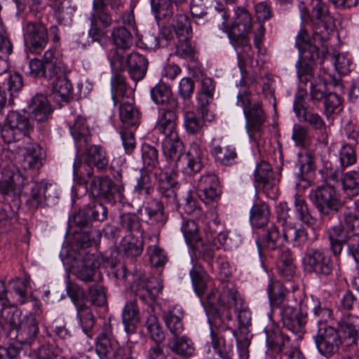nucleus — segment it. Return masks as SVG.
<instances>
[{"label": "nucleus", "mask_w": 359, "mask_h": 359, "mask_svg": "<svg viewBox=\"0 0 359 359\" xmlns=\"http://www.w3.org/2000/svg\"><path fill=\"white\" fill-rule=\"evenodd\" d=\"M141 156L143 167L141 171L153 172L158 182V192L161 197L168 199L169 202H174L176 193L174 189L177 184L172 175L165 168L158 167V151L149 144H144L141 149Z\"/></svg>", "instance_id": "f257e3e1"}, {"label": "nucleus", "mask_w": 359, "mask_h": 359, "mask_svg": "<svg viewBox=\"0 0 359 359\" xmlns=\"http://www.w3.org/2000/svg\"><path fill=\"white\" fill-rule=\"evenodd\" d=\"M309 198L322 216L332 215L343 208L339 194L330 185L312 189Z\"/></svg>", "instance_id": "f03ea898"}, {"label": "nucleus", "mask_w": 359, "mask_h": 359, "mask_svg": "<svg viewBox=\"0 0 359 359\" xmlns=\"http://www.w3.org/2000/svg\"><path fill=\"white\" fill-rule=\"evenodd\" d=\"M32 130V126L25 114L11 111L1 128V135L8 144L18 141L22 137L25 138V141H29L28 135Z\"/></svg>", "instance_id": "7ed1b4c3"}, {"label": "nucleus", "mask_w": 359, "mask_h": 359, "mask_svg": "<svg viewBox=\"0 0 359 359\" xmlns=\"http://www.w3.org/2000/svg\"><path fill=\"white\" fill-rule=\"evenodd\" d=\"M228 307L233 309L234 312L238 313L237 318L239 323V332L233 331V334L236 338L237 345L239 348H246L250 344V334L248 327L251 324L250 311L243 307V300L238 296V292L235 290H229L227 293Z\"/></svg>", "instance_id": "20e7f679"}, {"label": "nucleus", "mask_w": 359, "mask_h": 359, "mask_svg": "<svg viewBox=\"0 0 359 359\" xmlns=\"http://www.w3.org/2000/svg\"><path fill=\"white\" fill-rule=\"evenodd\" d=\"M312 6L311 21L316 27L313 39L322 43L327 42L334 28V21L327 4L322 0H311Z\"/></svg>", "instance_id": "39448f33"}, {"label": "nucleus", "mask_w": 359, "mask_h": 359, "mask_svg": "<svg viewBox=\"0 0 359 359\" xmlns=\"http://www.w3.org/2000/svg\"><path fill=\"white\" fill-rule=\"evenodd\" d=\"M110 62L112 68L117 71L127 69L131 79L136 82L144 77L148 67L147 58L137 53H131L125 57L116 50Z\"/></svg>", "instance_id": "423d86ee"}, {"label": "nucleus", "mask_w": 359, "mask_h": 359, "mask_svg": "<svg viewBox=\"0 0 359 359\" xmlns=\"http://www.w3.org/2000/svg\"><path fill=\"white\" fill-rule=\"evenodd\" d=\"M302 262L308 272L318 276H330L333 270L332 258L328 251L323 248L308 247Z\"/></svg>", "instance_id": "0eeeda50"}, {"label": "nucleus", "mask_w": 359, "mask_h": 359, "mask_svg": "<svg viewBox=\"0 0 359 359\" xmlns=\"http://www.w3.org/2000/svg\"><path fill=\"white\" fill-rule=\"evenodd\" d=\"M67 292L76 308L77 317L83 332L91 338V331L95 325V318L90 309L83 303L85 298L84 291L76 284L68 282Z\"/></svg>", "instance_id": "6e6552de"}, {"label": "nucleus", "mask_w": 359, "mask_h": 359, "mask_svg": "<svg viewBox=\"0 0 359 359\" xmlns=\"http://www.w3.org/2000/svg\"><path fill=\"white\" fill-rule=\"evenodd\" d=\"M315 342L322 355L331 357L339 352L342 339L337 329L332 326H324L318 329Z\"/></svg>", "instance_id": "1a4fd4ad"}, {"label": "nucleus", "mask_w": 359, "mask_h": 359, "mask_svg": "<svg viewBox=\"0 0 359 359\" xmlns=\"http://www.w3.org/2000/svg\"><path fill=\"white\" fill-rule=\"evenodd\" d=\"M255 183L257 189H262L266 196L276 200L279 195V189L271 165L261 161L255 170Z\"/></svg>", "instance_id": "9d476101"}, {"label": "nucleus", "mask_w": 359, "mask_h": 359, "mask_svg": "<svg viewBox=\"0 0 359 359\" xmlns=\"http://www.w3.org/2000/svg\"><path fill=\"white\" fill-rule=\"evenodd\" d=\"M24 38L29 50L39 54L48 43V32L44 25L37 22H27L23 27Z\"/></svg>", "instance_id": "9b49d317"}, {"label": "nucleus", "mask_w": 359, "mask_h": 359, "mask_svg": "<svg viewBox=\"0 0 359 359\" xmlns=\"http://www.w3.org/2000/svg\"><path fill=\"white\" fill-rule=\"evenodd\" d=\"M297 302L286 305L280 311L281 322L284 327L290 332L302 334L305 332L307 314L297 307Z\"/></svg>", "instance_id": "f8f14e48"}, {"label": "nucleus", "mask_w": 359, "mask_h": 359, "mask_svg": "<svg viewBox=\"0 0 359 359\" xmlns=\"http://www.w3.org/2000/svg\"><path fill=\"white\" fill-rule=\"evenodd\" d=\"M313 44H307V46L298 48L299 59L296 67L297 74L300 76L303 74H309L311 72L313 62L319 57V48H322V52L327 51V42L322 43L319 40L315 41L313 38Z\"/></svg>", "instance_id": "ddd939ff"}, {"label": "nucleus", "mask_w": 359, "mask_h": 359, "mask_svg": "<svg viewBox=\"0 0 359 359\" xmlns=\"http://www.w3.org/2000/svg\"><path fill=\"white\" fill-rule=\"evenodd\" d=\"M79 154L83 155L85 158V163L88 164V168L86 170V177L89 179L93 176V169L90 167V165H95L98 170H105L109 165V158L106 150L100 145H90L84 147L81 150H77Z\"/></svg>", "instance_id": "4468645a"}, {"label": "nucleus", "mask_w": 359, "mask_h": 359, "mask_svg": "<svg viewBox=\"0 0 359 359\" xmlns=\"http://www.w3.org/2000/svg\"><path fill=\"white\" fill-rule=\"evenodd\" d=\"M264 332L269 349L276 353H281V356L297 346L288 337L282 333L278 326L274 325L266 326Z\"/></svg>", "instance_id": "2eb2a0df"}, {"label": "nucleus", "mask_w": 359, "mask_h": 359, "mask_svg": "<svg viewBox=\"0 0 359 359\" xmlns=\"http://www.w3.org/2000/svg\"><path fill=\"white\" fill-rule=\"evenodd\" d=\"M90 182V190L94 196L103 198L106 201H111L114 193L121 192V187H116L114 182L107 176H97L93 179L83 177L81 183L88 184Z\"/></svg>", "instance_id": "dca6fc26"}, {"label": "nucleus", "mask_w": 359, "mask_h": 359, "mask_svg": "<svg viewBox=\"0 0 359 359\" xmlns=\"http://www.w3.org/2000/svg\"><path fill=\"white\" fill-rule=\"evenodd\" d=\"M201 83V87L197 96L198 111L204 121H211L214 118V114L210 112L208 105L213 99L215 84L210 77H203Z\"/></svg>", "instance_id": "f3484780"}, {"label": "nucleus", "mask_w": 359, "mask_h": 359, "mask_svg": "<svg viewBox=\"0 0 359 359\" xmlns=\"http://www.w3.org/2000/svg\"><path fill=\"white\" fill-rule=\"evenodd\" d=\"M100 266V261L94 254L86 253L75 259L73 271L75 276L83 282L93 281L95 269Z\"/></svg>", "instance_id": "a211bd4d"}, {"label": "nucleus", "mask_w": 359, "mask_h": 359, "mask_svg": "<svg viewBox=\"0 0 359 359\" xmlns=\"http://www.w3.org/2000/svg\"><path fill=\"white\" fill-rule=\"evenodd\" d=\"M199 198L208 204L220 197L221 189L217 177L213 173H208L201 176L198 185Z\"/></svg>", "instance_id": "6ab92c4d"}, {"label": "nucleus", "mask_w": 359, "mask_h": 359, "mask_svg": "<svg viewBox=\"0 0 359 359\" xmlns=\"http://www.w3.org/2000/svg\"><path fill=\"white\" fill-rule=\"evenodd\" d=\"M24 142L25 144L19 146L22 152V158L20 161V169L24 171H37L42 166L39 147L29 140Z\"/></svg>", "instance_id": "aec40b11"}, {"label": "nucleus", "mask_w": 359, "mask_h": 359, "mask_svg": "<svg viewBox=\"0 0 359 359\" xmlns=\"http://www.w3.org/2000/svg\"><path fill=\"white\" fill-rule=\"evenodd\" d=\"M271 305L281 310L286 305L297 302L287 289L278 280H271L267 287Z\"/></svg>", "instance_id": "412c9836"}, {"label": "nucleus", "mask_w": 359, "mask_h": 359, "mask_svg": "<svg viewBox=\"0 0 359 359\" xmlns=\"http://www.w3.org/2000/svg\"><path fill=\"white\" fill-rule=\"evenodd\" d=\"M203 152L200 145L193 142L187 151L184 154L181 163L183 172L189 176L194 175L201 171L203 167Z\"/></svg>", "instance_id": "4be33fe9"}, {"label": "nucleus", "mask_w": 359, "mask_h": 359, "mask_svg": "<svg viewBox=\"0 0 359 359\" xmlns=\"http://www.w3.org/2000/svg\"><path fill=\"white\" fill-rule=\"evenodd\" d=\"M285 241V229L283 235L280 233L278 227L271 225L266 230H263L257 238L256 243L259 253L264 250H275L280 248Z\"/></svg>", "instance_id": "5701e85b"}, {"label": "nucleus", "mask_w": 359, "mask_h": 359, "mask_svg": "<svg viewBox=\"0 0 359 359\" xmlns=\"http://www.w3.org/2000/svg\"><path fill=\"white\" fill-rule=\"evenodd\" d=\"M176 108L165 107L159 110L158 118L157 119L154 129L159 133L163 135L165 137H176L177 132L176 130L177 114L175 111Z\"/></svg>", "instance_id": "b1692460"}, {"label": "nucleus", "mask_w": 359, "mask_h": 359, "mask_svg": "<svg viewBox=\"0 0 359 359\" xmlns=\"http://www.w3.org/2000/svg\"><path fill=\"white\" fill-rule=\"evenodd\" d=\"M327 236L330 248L334 256H339L341 254L344 245L348 248L349 241L355 236L345 229L342 222L330 227L327 230Z\"/></svg>", "instance_id": "393cba45"}, {"label": "nucleus", "mask_w": 359, "mask_h": 359, "mask_svg": "<svg viewBox=\"0 0 359 359\" xmlns=\"http://www.w3.org/2000/svg\"><path fill=\"white\" fill-rule=\"evenodd\" d=\"M21 322L20 311L11 307L8 299L5 305L0 303V332L7 327L10 335L13 336Z\"/></svg>", "instance_id": "a878e982"}, {"label": "nucleus", "mask_w": 359, "mask_h": 359, "mask_svg": "<svg viewBox=\"0 0 359 359\" xmlns=\"http://www.w3.org/2000/svg\"><path fill=\"white\" fill-rule=\"evenodd\" d=\"M38 333L39 327L36 320L32 316L22 320L12 337H14L20 344H31L36 339Z\"/></svg>", "instance_id": "bb28decb"}, {"label": "nucleus", "mask_w": 359, "mask_h": 359, "mask_svg": "<svg viewBox=\"0 0 359 359\" xmlns=\"http://www.w3.org/2000/svg\"><path fill=\"white\" fill-rule=\"evenodd\" d=\"M71 134L75 141L77 150L82 149L91 141V135L86 118L78 116L73 126H69Z\"/></svg>", "instance_id": "cd10ccee"}, {"label": "nucleus", "mask_w": 359, "mask_h": 359, "mask_svg": "<svg viewBox=\"0 0 359 359\" xmlns=\"http://www.w3.org/2000/svg\"><path fill=\"white\" fill-rule=\"evenodd\" d=\"M167 346L173 353L184 358L193 356L195 352L194 342L185 335L168 339Z\"/></svg>", "instance_id": "c85d7f7f"}, {"label": "nucleus", "mask_w": 359, "mask_h": 359, "mask_svg": "<svg viewBox=\"0 0 359 359\" xmlns=\"http://www.w3.org/2000/svg\"><path fill=\"white\" fill-rule=\"evenodd\" d=\"M109 5L112 9L119 10L122 6L121 0H94V13L92 23L95 18L100 20L104 27L109 26L112 22L111 15L108 13L107 6Z\"/></svg>", "instance_id": "c756f323"}, {"label": "nucleus", "mask_w": 359, "mask_h": 359, "mask_svg": "<svg viewBox=\"0 0 359 359\" xmlns=\"http://www.w3.org/2000/svg\"><path fill=\"white\" fill-rule=\"evenodd\" d=\"M32 117L37 122H43L50 117L52 109L47 97L43 95H36L29 104Z\"/></svg>", "instance_id": "7c9ffc66"}, {"label": "nucleus", "mask_w": 359, "mask_h": 359, "mask_svg": "<svg viewBox=\"0 0 359 359\" xmlns=\"http://www.w3.org/2000/svg\"><path fill=\"white\" fill-rule=\"evenodd\" d=\"M55 80L52 84V95L57 101L69 102L72 97L73 88L70 81L64 74L61 73L55 75Z\"/></svg>", "instance_id": "2f4dec72"}, {"label": "nucleus", "mask_w": 359, "mask_h": 359, "mask_svg": "<svg viewBox=\"0 0 359 359\" xmlns=\"http://www.w3.org/2000/svg\"><path fill=\"white\" fill-rule=\"evenodd\" d=\"M183 317L184 312L179 306H174L164 312L163 320L167 328L173 335L172 337L181 336L184 330Z\"/></svg>", "instance_id": "473e14b6"}, {"label": "nucleus", "mask_w": 359, "mask_h": 359, "mask_svg": "<svg viewBox=\"0 0 359 359\" xmlns=\"http://www.w3.org/2000/svg\"><path fill=\"white\" fill-rule=\"evenodd\" d=\"M227 34L231 45L237 51L239 58L244 57L245 55L251 57L250 53L251 46L249 38L247 36L248 33H244V32L239 31L236 28H230Z\"/></svg>", "instance_id": "72a5a7b5"}, {"label": "nucleus", "mask_w": 359, "mask_h": 359, "mask_svg": "<svg viewBox=\"0 0 359 359\" xmlns=\"http://www.w3.org/2000/svg\"><path fill=\"white\" fill-rule=\"evenodd\" d=\"M50 187L51 184L45 181L32 183L27 204L32 209L44 207L47 198V191Z\"/></svg>", "instance_id": "f704fd0d"}, {"label": "nucleus", "mask_w": 359, "mask_h": 359, "mask_svg": "<svg viewBox=\"0 0 359 359\" xmlns=\"http://www.w3.org/2000/svg\"><path fill=\"white\" fill-rule=\"evenodd\" d=\"M118 344L112 337L109 328L102 332L97 337L96 352L102 358L113 357Z\"/></svg>", "instance_id": "c9c22d12"}, {"label": "nucleus", "mask_w": 359, "mask_h": 359, "mask_svg": "<svg viewBox=\"0 0 359 359\" xmlns=\"http://www.w3.org/2000/svg\"><path fill=\"white\" fill-rule=\"evenodd\" d=\"M152 100L157 104L166 105V107L177 108L178 102L173 97L170 86L165 83H158L151 90Z\"/></svg>", "instance_id": "e433bc0d"}, {"label": "nucleus", "mask_w": 359, "mask_h": 359, "mask_svg": "<svg viewBox=\"0 0 359 359\" xmlns=\"http://www.w3.org/2000/svg\"><path fill=\"white\" fill-rule=\"evenodd\" d=\"M119 106V116L125 127H137L140 123V112L133 105V99L121 100Z\"/></svg>", "instance_id": "4c0bfd02"}, {"label": "nucleus", "mask_w": 359, "mask_h": 359, "mask_svg": "<svg viewBox=\"0 0 359 359\" xmlns=\"http://www.w3.org/2000/svg\"><path fill=\"white\" fill-rule=\"evenodd\" d=\"M43 63V76L46 79H52L55 75L61 73L64 69V65L59 55L53 49L46 50L44 53Z\"/></svg>", "instance_id": "58836bf2"}, {"label": "nucleus", "mask_w": 359, "mask_h": 359, "mask_svg": "<svg viewBox=\"0 0 359 359\" xmlns=\"http://www.w3.org/2000/svg\"><path fill=\"white\" fill-rule=\"evenodd\" d=\"M133 31L123 26L114 27L110 34V39L116 49L128 50L133 44Z\"/></svg>", "instance_id": "ea45409f"}, {"label": "nucleus", "mask_w": 359, "mask_h": 359, "mask_svg": "<svg viewBox=\"0 0 359 359\" xmlns=\"http://www.w3.org/2000/svg\"><path fill=\"white\" fill-rule=\"evenodd\" d=\"M243 113L248 130L258 131L265 121V114L262 105L259 103H255L248 109H245Z\"/></svg>", "instance_id": "a19ab883"}, {"label": "nucleus", "mask_w": 359, "mask_h": 359, "mask_svg": "<svg viewBox=\"0 0 359 359\" xmlns=\"http://www.w3.org/2000/svg\"><path fill=\"white\" fill-rule=\"evenodd\" d=\"M357 320L355 316L348 315L338 322L339 329L342 332L344 341L348 345L355 344L358 338V327L355 324Z\"/></svg>", "instance_id": "79ce46f5"}, {"label": "nucleus", "mask_w": 359, "mask_h": 359, "mask_svg": "<svg viewBox=\"0 0 359 359\" xmlns=\"http://www.w3.org/2000/svg\"><path fill=\"white\" fill-rule=\"evenodd\" d=\"M183 143L180 141L178 134L176 137H165L163 142V152L165 156L172 162L176 164L181 163L184 154Z\"/></svg>", "instance_id": "37998d69"}, {"label": "nucleus", "mask_w": 359, "mask_h": 359, "mask_svg": "<svg viewBox=\"0 0 359 359\" xmlns=\"http://www.w3.org/2000/svg\"><path fill=\"white\" fill-rule=\"evenodd\" d=\"M285 238L287 242H291L295 245L301 246L307 241H316L317 237L316 235L313 237H310L307 229L304 226L296 227L292 224L287 226L285 229Z\"/></svg>", "instance_id": "c03bdc74"}, {"label": "nucleus", "mask_w": 359, "mask_h": 359, "mask_svg": "<svg viewBox=\"0 0 359 359\" xmlns=\"http://www.w3.org/2000/svg\"><path fill=\"white\" fill-rule=\"evenodd\" d=\"M270 217V210L267 204L263 202L255 203L250 210V220L256 228H262L267 224Z\"/></svg>", "instance_id": "a18cd8bd"}, {"label": "nucleus", "mask_w": 359, "mask_h": 359, "mask_svg": "<svg viewBox=\"0 0 359 359\" xmlns=\"http://www.w3.org/2000/svg\"><path fill=\"white\" fill-rule=\"evenodd\" d=\"M303 304L318 318V323H325L332 318V310L321 304L318 299L311 297V299H306Z\"/></svg>", "instance_id": "49530a36"}, {"label": "nucleus", "mask_w": 359, "mask_h": 359, "mask_svg": "<svg viewBox=\"0 0 359 359\" xmlns=\"http://www.w3.org/2000/svg\"><path fill=\"white\" fill-rule=\"evenodd\" d=\"M122 318L125 330L128 333H134L136 325L140 320L139 311L134 302H130L125 305Z\"/></svg>", "instance_id": "de8ad7c7"}, {"label": "nucleus", "mask_w": 359, "mask_h": 359, "mask_svg": "<svg viewBox=\"0 0 359 359\" xmlns=\"http://www.w3.org/2000/svg\"><path fill=\"white\" fill-rule=\"evenodd\" d=\"M162 198H164L165 201H156L155 203V208L151 207H147L145 208V212L148 215L147 222L150 224L163 226L167 222L168 216L164 212V203H174L175 201L169 202L168 199L164 197H162ZM175 201H176V199Z\"/></svg>", "instance_id": "09e8293b"}, {"label": "nucleus", "mask_w": 359, "mask_h": 359, "mask_svg": "<svg viewBox=\"0 0 359 359\" xmlns=\"http://www.w3.org/2000/svg\"><path fill=\"white\" fill-rule=\"evenodd\" d=\"M111 95L114 104L121 102V100H128L130 99L128 95V89L126 85L125 78L120 75L116 74L112 77L111 81Z\"/></svg>", "instance_id": "8fccbe9b"}, {"label": "nucleus", "mask_w": 359, "mask_h": 359, "mask_svg": "<svg viewBox=\"0 0 359 359\" xmlns=\"http://www.w3.org/2000/svg\"><path fill=\"white\" fill-rule=\"evenodd\" d=\"M234 22L230 28L249 33L252 27V18L250 13L244 8H238L236 11Z\"/></svg>", "instance_id": "3c124183"}, {"label": "nucleus", "mask_w": 359, "mask_h": 359, "mask_svg": "<svg viewBox=\"0 0 359 359\" xmlns=\"http://www.w3.org/2000/svg\"><path fill=\"white\" fill-rule=\"evenodd\" d=\"M189 273L194 289L197 295L201 297L206 288L205 280V272L201 264L195 263Z\"/></svg>", "instance_id": "603ef678"}, {"label": "nucleus", "mask_w": 359, "mask_h": 359, "mask_svg": "<svg viewBox=\"0 0 359 359\" xmlns=\"http://www.w3.org/2000/svg\"><path fill=\"white\" fill-rule=\"evenodd\" d=\"M341 181L344 191L348 196H355L359 194V172L356 171L347 172L343 175Z\"/></svg>", "instance_id": "864d4df0"}, {"label": "nucleus", "mask_w": 359, "mask_h": 359, "mask_svg": "<svg viewBox=\"0 0 359 359\" xmlns=\"http://www.w3.org/2000/svg\"><path fill=\"white\" fill-rule=\"evenodd\" d=\"M163 287L155 278H151L147 282L142 280L140 283L138 291H142L140 295L143 298H149L151 301H154L158 294L161 292Z\"/></svg>", "instance_id": "5fc2aeb1"}, {"label": "nucleus", "mask_w": 359, "mask_h": 359, "mask_svg": "<svg viewBox=\"0 0 359 359\" xmlns=\"http://www.w3.org/2000/svg\"><path fill=\"white\" fill-rule=\"evenodd\" d=\"M294 208L299 219L303 223L308 226L316 224V219L310 214L306 201L299 195L295 196Z\"/></svg>", "instance_id": "6e6d98bb"}, {"label": "nucleus", "mask_w": 359, "mask_h": 359, "mask_svg": "<svg viewBox=\"0 0 359 359\" xmlns=\"http://www.w3.org/2000/svg\"><path fill=\"white\" fill-rule=\"evenodd\" d=\"M151 6L157 20L169 18L173 13V5L170 0H151Z\"/></svg>", "instance_id": "4d7b16f0"}, {"label": "nucleus", "mask_w": 359, "mask_h": 359, "mask_svg": "<svg viewBox=\"0 0 359 359\" xmlns=\"http://www.w3.org/2000/svg\"><path fill=\"white\" fill-rule=\"evenodd\" d=\"M172 25L177 38L191 36L192 32L191 22L186 15H176Z\"/></svg>", "instance_id": "13d9d810"}, {"label": "nucleus", "mask_w": 359, "mask_h": 359, "mask_svg": "<svg viewBox=\"0 0 359 359\" xmlns=\"http://www.w3.org/2000/svg\"><path fill=\"white\" fill-rule=\"evenodd\" d=\"M121 245L125 255L128 257H137L141 255L143 250L142 241L133 236L124 238Z\"/></svg>", "instance_id": "bf43d9fd"}, {"label": "nucleus", "mask_w": 359, "mask_h": 359, "mask_svg": "<svg viewBox=\"0 0 359 359\" xmlns=\"http://www.w3.org/2000/svg\"><path fill=\"white\" fill-rule=\"evenodd\" d=\"M55 15L60 23L68 24L72 20L74 8L69 0H62L54 5Z\"/></svg>", "instance_id": "052dcab7"}, {"label": "nucleus", "mask_w": 359, "mask_h": 359, "mask_svg": "<svg viewBox=\"0 0 359 359\" xmlns=\"http://www.w3.org/2000/svg\"><path fill=\"white\" fill-rule=\"evenodd\" d=\"M145 325L151 339L156 342L161 343L165 339V334L158 318L155 315H149Z\"/></svg>", "instance_id": "680f3d73"}, {"label": "nucleus", "mask_w": 359, "mask_h": 359, "mask_svg": "<svg viewBox=\"0 0 359 359\" xmlns=\"http://www.w3.org/2000/svg\"><path fill=\"white\" fill-rule=\"evenodd\" d=\"M328 86L325 79L319 78L311 83L310 95L311 100L321 101L329 93Z\"/></svg>", "instance_id": "e2e57ef3"}, {"label": "nucleus", "mask_w": 359, "mask_h": 359, "mask_svg": "<svg viewBox=\"0 0 359 359\" xmlns=\"http://www.w3.org/2000/svg\"><path fill=\"white\" fill-rule=\"evenodd\" d=\"M0 193L4 196L18 194L14 174L11 171H5L0 180Z\"/></svg>", "instance_id": "0e129e2a"}, {"label": "nucleus", "mask_w": 359, "mask_h": 359, "mask_svg": "<svg viewBox=\"0 0 359 359\" xmlns=\"http://www.w3.org/2000/svg\"><path fill=\"white\" fill-rule=\"evenodd\" d=\"M87 215L90 217L91 221L103 222L107 218V208L99 202H94L89 204L87 207Z\"/></svg>", "instance_id": "69168bd1"}, {"label": "nucleus", "mask_w": 359, "mask_h": 359, "mask_svg": "<svg viewBox=\"0 0 359 359\" xmlns=\"http://www.w3.org/2000/svg\"><path fill=\"white\" fill-rule=\"evenodd\" d=\"M211 337L212 346L214 350L218 353L219 356L222 359H231L233 354L232 346H226L224 344V340L222 339L217 338L212 331L211 332Z\"/></svg>", "instance_id": "338daca9"}, {"label": "nucleus", "mask_w": 359, "mask_h": 359, "mask_svg": "<svg viewBox=\"0 0 359 359\" xmlns=\"http://www.w3.org/2000/svg\"><path fill=\"white\" fill-rule=\"evenodd\" d=\"M341 222L351 234L359 236V217L355 212L344 211Z\"/></svg>", "instance_id": "774afa93"}]
</instances>
